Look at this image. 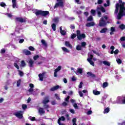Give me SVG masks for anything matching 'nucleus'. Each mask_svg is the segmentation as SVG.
Listing matches in <instances>:
<instances>
[{"label":"nucleus","instance_id":"1","mask_svg":"<svg viewBox=\"0 0 125 125\" xmlns=\"http://www.w3.org/2000/svg\"><path fill=\"white\" fill-rule=\"evenodd\" d=\"M125 2H122V4L120 5L119 3H116L115 6V13L117 14V13L119 12V8L120 7L119 15H123V13L124 12V11H125Z\"/></svg>","mask_w":125,"mask_h":125},{"label":"nucleus","instance_id":"2","mask_svg":"<svg viewBox=\"0 0 125 125\" xmlns=\"http://www.w3.org/2000/svg\"><path fill=\"white\" fill-rule=\"evenodd\" d=\"M48 14H49V12L48 11L38 10L35 13L36 16H39V15H41V16H47Z\"/></svg>","mask_w":125,"mask_h":125},{"label":"nucleus","instance_id":"3","mask_svg":"<svg viewBox=\"0 0 125 125\" xmlns=\"http://www.w3.org/2000/svg\"><path fill=\"white\" fill-rule=\"evenodd\" d=\"M77 35V39L79 41H82L83 39H85L86 36L84 33L81 34V31L77 30L76 31Z\"/></svg>","mask_w":125,"mask_h":125},{"label":"nucleus","instance_id":"4","mask_svg":"<svg viewBox=\"0 0 125 125\" xmlns=\"http://www.w3.org/2000/svg\"><path fill=\"white\" fill-rule=\"evenodd\" d=\"M106 25H107V22L104 20V18H101L99 22V26L100 27H105Z\"/></svg>","mask_w":125,"mask_h":125},{"label":"nucleus","instance_id":"5","mask_svg":"<svg viewBox=\"0 0 125 125\" xmlns=\"http://www.w3.org/2000/svg\"><path fill=\"white\" fill-rule=\"evenodd\" d=\"M16 22H19L20 23H26V19L22 17H17L15 19Z\"/></svg>","mask_w":125,"mask_h":125},{"label":"nucleus","instance_id":"6","mask_svg":"<svg viewBox=\"0 0 125 125\" xmlns=\"http://www.w3.org/2000/svg\"><path fill=\"white\" fill-rule=\"evenodd\" d=\"M57 1H59L58 3H56L55 4V5L54 7V8H56L58 7V6H61L62 7V6H64V2L62 1V0H57Z\"/></svg>","mask_w":125,"mask_h":125},{"label":"nucleus","instance_id":"7","mask_svg":"<svg viewBox=\"0 0 125 125\" xmlns=\"http://www.w3.org/2000/svg\"><path fill=\"white\" fill-rule=\"evenodd\" d=\"M22 113V111L20 110L19 112L15 113L14 115L17 117V118H19V119H22L23 118V114Z\"/></svg>","mask_w":125,"mask_h":125},{"label":"nucleus","instance_id":"8","mask_svg":"<svg viewBox=\"0 0 125 125\" xmlns=\"http://www.w3.org/2000/svg\"><path fill=\"white\" fill-rule=\"evenodd\" d=\"M62 67L61 66H59L56 69H55V71L54 73V77L55 78L57 77V72H59L61 70Z\"/></svg>","mask_w":125,"mask_h":125},{"label":"nucleus","instance_id":"9","mask_svg":"<svg viewBox=\"0 0 125 125\" xmlns=\"http://www.w3.org/2000/svg\"><path fill=\"white\" fill-rule=\"evenodd\" d=\"M49 102V96H45L43 100L42 101V103L43 104H46L47 103H48Z\"/></svg>","mask_w":125,"mask_h":125},{"label":"nucleus","instance_id":"10","mask_svg":"<svg viewBox=\"0 0 125 125\" xmlns=\"http://www.w3.org/2000/svg\"><path fill=\"white\" fill-rule=\"evenodd\" d=\"M23 53L27 56H29V55H31L32 54V52L27 49H24L23 50Z\"/></svg>","mask_w":125,"mask_h":125},{"label":"nucleus","instance_id":"11","mask_svg":"<svg viewBox=\"0 0 125 125\" xmlns=\"http://www.w3.org/2000/svg\"><path fill=\"white\" fill-rule=\"evenodd\" d=\"M39 113L40 116H42L43 114L45 113V111H44L42 107H40L39 109Z\"/></svg>","mask_w":125,"mask_h":125},{"label":"nucleus","instance_id":"12","mask_svg":"<svg viewBox=\"0 0 125 125\" xmlns=\"http://www.w3.org/2000/svg\"><path fill=\"white\" fill-rule=\"evenodd\" d=\"M64 44L65 46H66L67 47H69V48H71V49L73 48V46H72V44H71V43H70V42L68 41H65Z\"/></svg>","mask_w":125,"mask_h":125},{"label":"nucleus","instance_id":"13","mask_svg":"<svg viewBox=\"0 0 125 125\" xmlns=\"http://www.w3.org/2000/svg\"><path fill=\"white\" fill-rule=\"evenodd\" d=\"M28 65L30 68H33V67H34V61L33 60L30 59L29 60Z\"/></svg>","mask_w":125,"mask_h":125},{"label":"nucleus","instance_id":"14","mask_svg":"<svg viewBox=\"0 0 125 125\" xmlns=\"http://www.w3.org/2000/svg\"><path fill=\"white\" fill-rule=\"evenodd\" d=\"M59 87H60V86H59V85H57L51 88L50 90L51 91H55V90H57V89H59Z\"/></svg>","mask_w":125,"mask_h":125},{"label":"nucleus","instance_id":"15","mask_svg":"<svg viewBox=\"0 0 125 125\" xmlns=\"http://www.w3.org/2000/svg\"><path fill=\"white\" fill-rule=\"evenodd\" d=\"M60 32L62 36H65L67 34V32L65 30H62V26L60 27Z\"/></svg>","mask_w":125,"mask_h":125},{"label":"nucleus","instance_id":"16","mask_svg":"<svg viewBox=\"0 0 125 125\" xmlns=\"http://www.w3.org/2000/svg\"><path fill=\"white\" fill-rule=\"evenodd\" d=\"M120 12H119L118 14L117 15V19L118 20H121V19H122V17H123V16H125V11H123L122 15H120Z\"/></svg>","mask_w":125,"mask_h":125},{"label":"nucleus","instance_id":"17","mask_svg":"<svg viewBox=\"0 0 125 125\" xmlns=\"http://www.w3.org/2000/svg\"><path fill=\"white\" fill-rule=\"evenodd\" d=\"M95 25V23L93 21H91L90 22H88L86 24V27H92Z\"/></svg>","mask_w":125,"mask_h":125},{"label":"nucleus","instance_id":"18","mask_svg":"<svg viewBox=\"0 0 125 125\" xmlns=\"http://www.w3.org/2000/svg\"><path fill=\"white\" fill-rule=\"evenodd\" d=\"M13 8H15L17 7V2H16V0H12Z\"/></svg>","mask_w":125,"mask_h":125},{"label":"nucleus","instance_id":"19","mask_svg":"<svg viewBox=\"0 0 125 125\" xmlns=\"http://www.w3.org/2000/svg\"><path fill=\"white\" fill-rule=\"evenodd\" d=\"M87 74L88 75V77H91V78H96V76L94 74H92L91 72H88L87 73Z\"/></svg>","mask_w":125,"mask_h":125},{"label":"nucleus","instance_id":"20","mask_svg":"<svg viewBox=\"0 0 125 125\" xmlns=\"http://www.w3.org/2000/svg\"><path fill=\"white\" fill-rule=\"evenodd\" d=\"M43 76H44V73L39 74L40 81H43Z\"/></svg>","mask_w":125,"mask_h":125},{"label":"nucleus","instance_id":"21","mask_svg":"<svg viewBox=\"0 0 125 125\" xmlns=\"http://www.w3.org/2000/svg\"><path fill=\"white\" fill-rule=\"evenodd\" d=\"M97 9L101 10L102 12H103L104 13H105V12H106V10H105V8L103 6H101V7H98Z\"/></svg>","mask_w":125,"mask_h":125},{"label":"nucleus","instance_id":"22","mask_svg":"<svg viewBox=\"0 0 125 125\" xmlns=\"http://www.w3.org/2000/svg\"><path fill=\"white\" fill-rule=\"evenodd\" d=\"M107 31H108V29L106 27H104L100 31V32L101 34H103V33H105Z\"/></svg>","mask_w":125,"mask_h":125},{"label":"nucleus","instance_id":"23","mask_svg":"<svg viewBox=\"0 0 125 125\" xmlns=\"http://www.w3.org/2000/svg\"><path fill=\"white\" fill-rule=\"evenodd\" d=\"M109 112H110V108L106 107L104 109V114H107V113H109Z\"/></svg>","mask_w":125,"mask_h":125},{"label":"nucleus","instance_id":"24","mask_svg":"<svg viewBox=\"0 0 125 125\" xmlns=\"http://www.w3.org/2000/svg\"><path fill=\"white\" fill-rule=\"evenodd\" d=\"M61 121H65V117L64 116H62L60 118H59L58 120V123H59V122H61Z\"/></svg>","mask_w":125,"mask_h":125},{"label":"nucleus","instance_id":"25","mask_svg":"<svg viewBox=\"0 0 125 125\" xmlns=\"http://www.w3.org/2000/svg\"><path fill=\"white\" fill-rule=\"evenodd\" d=\"M87 21L88 22L93 21V17H92V16H89L88 18L87 19Z\"/></svg>","mask_w":125,"mask_h":125},{"label":"nucleus","instance_id":"26","mask_svg":"<svg viewBox=\"0 0 125 125\" xmlns=\"http://www.w3.org/2000/svg\"><path fill=\"white\" fill-rule=\"evenodd\" d=\"M103 64H104V65H105L106 66H111V63H110V62L106 61H104L103 62Z\"/></svg>","mask_w":125,"mask_h":125},{"label":"nucleus","instance_id":"27","mask_svg":"<svg viewBox=\"0 0 125 125\" xmlns=\"http://www.w3.org/2000/svg\"><path fill=\"white\" fill-rule=\"evenodd\" d=\"M119 28L121 29V30H125V25L123 23H122L119 25Z\"/></svg>","mask_w":125,"mask_h":125},{"label":"nucleus","instance_id":"28","mask_svg":"<svg viewBox=\"0 0 125 125\" xmlns=\"http://www.w3.org/2000/svg\"><path fill=\"white\" fill-rule=\"evenodd\" d=\"M106 3H107V4L104 3V6L105 7H107V6H109V5H110V0H106Z\"/></svg>","mask_w":125,"mask_h":125},{"label":"nucleus","instance_id":"29","mask_svg":"<svg viewBox=\"0 0 125 125\" xmlns=\"http://www.w3.org/2000/svg\"><path fill=\"white\" fill-rule=\"evenodd\" d=\"M51 27L53 30L54 31H56V24H55V23H53L51 25Z\"/></svg>","mask_w":125,"mask_h":125},{"label":"nucleus","instance_id":"30","mask_svg":"<svg viewBox=\"0 0 125 125\" xmlns=\"http://www.w3.org/2000/svg\"><path fill=\"white\" fill-rule=\"evenodd\" d=\"M93 93L94 94V95H99V94H100V91L93 90Z\"/></svg>","mask_w":125,"mask_h":125},{"label":"nucleus","instance_id":"31","mask_svg":"<svg viewBox=\"0 0 125 125\" xmlns=\"http://www.w3.org/2000/svg\"><path fill=\"white\" fill-rule=\"evenodd\" d=\"M62 48L63 51H64V52H70V51H69V50H68V49L65 47H62Z\"/></svg>","mask_w":125,"mask_h":125},{"label":"nucleus","instance_id":"32","mask_svg":"<svg viewBox=\"0 0 125 125\" xmlns=\"http://www.w3.org/2000/svg\"><path fill=\"white\" fill-rule=\"evenodd\" d=\"M41 42L44 46H47V44L46 43V42H45V41H44V40H42L41 41Z\"/></svg>","mask_w":125,"mask_h":125},{"label":"nucleus","instance_id":"33","mask_svg":"<svg viewBox=\"0 0 125 125\" xmlns=\"http://www.w3.org/2000/svg\"><path fill=\"white\" fill-rule=\"evenodd\" d=\"M72 122H73V125H77V118H74L72 119Z\"/></svg>","mask_w":125,"mask_h":125},{"label":"nucleus","instance_id":"34","mask_svg":"<svg viewBox=\"0 0 125 125\" xmlns=\"http://www.w3.org/2000/svg\"><path fill=\"white\" fill-rule=\"evenodd\" d=\"M87 60L88 62L90 63V65H92V66H94V62H93V61L90 59H87Z\"/></svg>","mask_w":125,"mask_h":125},{"label":"nucleus","instance_id":"35","mask_svg":"<svg viewBox=\"0 0 125 125\" xmlns=\"http://www.w3.org/2000/svg\"><path fill=\"white\" fill-rule=\"evenodd\" d=\"M76 37H77V34H76V33H73L71 35V39H72V40H74Z\"/></svg>","mask_w":125,"mask_h":125},{"label":"nucleus","instance_id":"36","mask_svg":"<svg viewBox=\"0 0 125 125\" xmlns=\"http://www.w3.org/2000/svg\"><path fill=\"white\" fill-rule=\"evenodd\" d=\"M107 86H108V83L107 82H104L103 83V88H105V87H107Z\"/></svg>","mask_w":125,"mask_h":125},{"label":"nucleus","instance_id":"37","mask_svg":"<svg viewBox=\"0 0 125 125\" xmlns=\"http://www.w3.org/2000/svg\"><path fill=\"white\" fill-rule=\"evenodd\" d=\"M77 73H79V74H83V69L81 68H77Z\"/></svg>","mask_w":125,"mask_h":125},{"label":"nucleus","instance_id":"38","mask_svg":"<svg viewBox=\"0 0 125 125\" xmlns=\"http://www.w3.org/2000/svg\"><path fill=\"white\" fill-rule=\"evenodd\" d=\"M91 13L92 15H93V16H95L96 12L95 11V10L92 9V10H91Z\"/></svg>","mask_w":125,"mask_h":125},{"label":"nucleus","instance_id":"39","mask_svg":"<svg viewBox=\"0 0 125 125\" xmlns=\"http://www.w3.org/2000/svg\"><path fill=\"white\" fill-rule=\"evenodd\" d=\"M76 50H82V46L80 45H77L76 46Z\"/></svg>","mask_w":125,"mask_h":125},{"label":"nucleus","instance_id":"40","mask_svg":"<svg viewBox=\"0 0 125 125\" xmlns=\"http://www.w3.org/2000/svg\"><path fill=\"white\" fill-rule=\"evenodd\" d=\"M86 45V42H81V47H85Z\"/></svg>","mask_w":125,"mask_h":125},{"label":"nucleus","instance_id":"41","mask_svg":"<svg viewBox=\"0 0 125 125\" xmlns=\"http://www.w3.org/2000/svg\"><path fill=\"white\" fill-rule=\"evenodd\" d=\"M43 106L44 107V109H49V105L46 104H43Z\"/></svg>","mask_w":125,"mask_h":125},{"label":"nucleus","instance_id":"42","mask_svg":"<svg viewBox=\"0 0 125 125\" xmlns=\"http://www.w3.org/2000/svg\"><path fill=\"white\" fill-rule=\"evenodd\" d=\"M28 49L30 50V51H35V48L32 46H29Z\"/></svg>","mask_w":125,"mask_h":125},{"label":"nucleus","instance_id":"43","mask_svg":"<svg viewBox=\"0 0 125 125\" xmlns=\"http://www.w3.org/2000/svg\"><path fill=\"white\" fill-rule=\"evenodd\" d=\"M21 84V79H19L17 82V86H20Z\"/></svg>","mask_w":125,"mask_h":125},{"label":"nucleus","instance_id":"44","mask_svg":"<svg viewBox=\"0 0 125 125\" xmlns=\"http://www.w3.org/2000/svg\"><path fill=\"white\" fill-rule=\"evenodd\" d=\"M39 58H40V56L39 55H35L33 57V59L35 60V61H36V60H38Z\"/></svg>","mask_w":125,"mask_h":125},{"label":"nucleus","instance_id":"45","mask_svg":"<svg viewBox=\"0 0 125 125\" xmlns=\"http://www.w3.org/2000/svg\"><path fill=\"white\" fill-rule=\"evenodd\" d=\"M14 66L18 70H19V65L17 64V63H14Z\"/></svg>","mask_w":125,"mask_h":125},{"label":"nucleus","instance_id":"46","mask_svg":"<svg viewBox=\"0 0 125 125\" xmlns=\"http://www.w3.org/2000/svg\"><path fill=\"white\" fill-rule=\"evenodd\" d=\"M22 108L23 110H26V109H27V108H28V106H27L26 104H22Z\"/></svg>","mask_w":125,"mask_h":125},{"label":"nucleus","instance_id":"47","mask_svg":"<svg viewBox=\"0 0 125 125\" xmlns=\"http://www.w3.org/2000/svg\"><path fill=\"white\" fill-rule=\"evenodd\" d=\"M21 66L22 67H25V66H26V62H25V61H21Z\"/></svg>","mask_w":125,"mask_h":125},{"label":"nucleus","instance_id":"48","mask_svg":"<svg viewBox=\"0 0 125 125\" xmlns=\"http://www.w3.org/2000/svg\"><path fill=\"white\" fill-rule=\"evenodd\" d=\"M18 72H19V75L21 77H23V76H24V73L21 70H18Z\"/></svg>","mask_w":125,"mask_h":125},{"label":"nucleus","instance_id":"49","mask_svg":"<svg viewBox=\"0 0 125 125\" xmlns=\"http://www.w3.org/2000/svg\"><path fill=\"white\" fill-rule=\"evenodd\" d=\"M92 52H93V53H94L95 54H96V55H98V56H99L100 54L99 53L96 52L95 50H92Z\"/></svg>","mask_w":125,"mask_h":125},{"label":"nucleus","instance_id":"50","mask_svg":"<svg viewBox=\"0 0 125 125\" xmlns=\"http://www.w3.org/2000/svg\"><path fill=\"white\" fill-rule=\"evenodd\" d=\"M0 5L1 6V7H4V6H6V5L3 2H1Z\"/></svg>","mask_w":125,"mask_h":125},{"label":"nucleus","instance_id":"51","mask_svg":"<svg viewBox=\"0 0 125 125\" xmlns=\"http://www.w3.org/2000/svg\"><path fill=\"white\" fill-rule=\"evenodd\" d=\"M98 4H102L103 3V0H98Z\"/></svg>","mask_w":125,"mask_h":125},{"label":"nucleus","instance_id":"52","mask_svg":"<svg viewBox=\"0 0 125 125\" xmlns=\"http://www.w3.org/2000/svg\"><path fill=\"white\" fill-rule=\"evenodd\" d=\"M111 32H116V29L114 27H111L110 28Z\"/></svg>","mask_w":125,"mask_h":125},{"label":"nucleus","instance_id":"53","mask_svg":"<svg viewBox=\"0 0 125 125\" xmlns=\"http://www.w3.org/2000/svg\"><path fill=\"white\" fill-rule=\"evenodd\" d=\"M117 62L118 64H122V60L121 59H118L117 60Z\"/></svg>","mask_w":125,"mask_h":125},{"label":"nucleus","instance_id":"54","mask_svg":"<svg viewBox=\"0 0 125 125\" xmlns=\"http://www.w3.org/2000/svg\"><path fill=\"white\" fill-rule=\"evenodd\" d=\"M79 93L80 97H83V92H82L81 91H79Z\"/></svg>","mask_w":125,"mask_h":125},{"label":"nucleus","instance_id":"55","mask_svg":"<svg viewBox=\"0 0 125 125\" xmlns=\"http://www.w3.org/2000/svg\"><path fill=\"white\" fill-rule=\"evenodd\" d=\"M30 120L32 122H34V121H36V117H30Z\"/></svg>","mask_w":125,"mask_h":125},{"label":"nucleus","instance_id":"56","mask_svg":"<svg viewBox=\"0 0 125 125\" xmlns=\"http://www.w3.org/2000/svg\"><path fill=\"white\" fill-rule=\"evenodd\" d=\"M83 82H80L79 85V88H82V87H83Z\"/></svg>","mask_w":125,"mask_h":125},{"label":"nucleus","instance_id":"57","mask_svg":"<svg viewBox=\"0 0 125 125\" xmlns=\"http://www.w3.org/2000/svg\"><path fill=\"white\" fill-rule=\"evenodd\" d=\"M29 86H30V88H34L35 87V85L33 83H30Z\"/></svg>","mask_w":125,"mask_h":125},{"label":"nucleus","instance_id":"58","mask_svg":"<svg viewBox=\"0 0 125 125\" xmlns=\"http://www.w3.org/2000/svg\"><path fill=\"white\" fill-rule=\"evenodd\" d=\"M92 58H93V55L90 54L89 55V58H88L87 59H89L90 60H92Z\"/></svg>","mask_w":125,"mask_h":125},{"label":"nucleus","instance_id":"59","mask_svg":"<svg viewBox=\"0 0 125 125\" xmlns=\"http://www.w3.org/2000/svg\"><path fill=\"white\" fill-rule=\"evenodd\" d=\"M73 107H74L75 109H78L79 106H78V104H77L74 103L73 104Z\"/></svg>","mask_w":125,"mask_h":125},{"label":"nucleus","instance_id":"60","mask_svg":"<svg viewBox=\"0 0 125 125\" xmlns=\"http://www.w3.org/2000/svg\"><path fill=\"white\" fill-rule=\"evenodd\" d=\"M59 21L58 20V18H55L54 19V22L55 23H58V22Z\"/></svg>","mask_w":125,"mask_h":125},{"label":"nucleus","instance_id":"61","mask_svg":"<svg viewBox=\"0 0 125 125\" xmlns=\"http://www.w3.org/2000/svg\"><path fill=\"white\" fill-rule=\"evenodd\" d=\"M70 100V97L69 96H68L66 98H65V101H66V102H69V100Z\"/></svg>","mask_w":125,"mask_h":125},{"label":"nucleus","instance_id":"62","mask_svg":"<svg viewBox=\"0 0 125 125\" xmlns=\"http://www.w3.org/2000/svg\"><path fill=\"white\" fill-rule=\"evenodd\" d=\"M120 40L121 41V42H125V37H122L120 38Z\"/></svg>","mask_w":125,"mask_h":125},{"label":"nucleus","instance_id":"63","mask_svg":"<svg viewBox=\"0 0 125 125\" xmlns=\"http://www.w3.org/2000/svg\"><path fill=\"white\" fill-rule=\"evenodd\" d=\"M70 29H71L72 30H74V29H75V25L71 24L70 25Z\"/></svg>","mask_w":125,"mask_h":125},{"label":"nucleus","instance_id":"64","mask_svg":"<svg viewBox=\"0 0 125 125\" xmlns=\"http://www.w3.org/2000/svg\"><path fill=\"white\" fill-rule=\"evenodd\" d=\"M119 53V49H117L114 51V54L117 55Z\"/></svg>","mask_w":125,"mask_h":125}]
</instances>
